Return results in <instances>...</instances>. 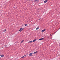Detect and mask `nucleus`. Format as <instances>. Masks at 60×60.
<instances>
[{"label":"nucleus","mask_w":60,"mask_h":60,"mask_svg":"<svg viewBox=\"0 0 60 60\" xmlns=\"http://www.w3.org/2000/svg\"><path fill=\"white\" fill-rule=\"evenodd\" d=\"M32 41H29L28 42V43H32Z\"/></svg>","instance_id":"9d476101"},{"label":"nucleus","mask_w":60,"mask_h":60,"mask_svg":"<svg viewBox=\"0 0 60 60\" xmlns=\"http://www.w3.org/2000/svg\"><path fill=\"white\" fill-rule=\"evenodd\" d=\"M37 52H38V51H37L36 52H34V54H36V53H37Z\"/></svg>","instance_id":"1a4fd4ad"},{"label":"nucleus","mask_w":60,"mask_h":60,"mask_svg":"<svg viewBox=\"0 0 60 60\" xmlns=\"http://www.w3.org/2000/svg\"><path fill=\"white\" fill-rule=\"evenodd\" d=\"M48 1H49L48 0H45V1L44 2V4H45V3H46V2H48Z\"/></svg>","instance_id":"7ed1b4c3"},{"label":"nucleus","mask_w":60,"mask_h":60,"mask_svg":"<svg viewBox=\"0 0 60 60\" xmlns=\"http://www.w3.org/2000/svg\"><path fill=\"white\" fill-rule=\"evenodd\" d=\"M6 31V29H5L4 30V32H5Z\"/></svg>","instance_id":"ddd939ff"},{"label":"nucleus","mask_w":60,"mask_h":60,"mask_svg":"<svg viewBox=\"0 0 60 60\" xmlns=\"http://www.w3.org/2000/svg\"><path fill=\"white\" fill-rule=\"evenodd\" d=\"M0 56H1V57H4V55H1Z\"/></svg>","instance_id":"6e6552de"},{"label":"nucleus","mask_w":60,"mask_h":60,"mask_svg":"<svg viewBox=\"0 0 60 60\" xmlns=\"http://www.w3.org/2000/svg\"><path fill=\"white\" fill-rule=\"evenodd\" d=\"M33 2H35V0H34V1H33Z\"/></svg>","instance_id":"dca6fc26"},{"label":"nucleus","mask_w":60,"mask_h":60,"mask_svg":"<svg viewBox=\"0 0 60 60\" xmlns=\"http://www.w3.org/2000/svg\"><path fill=\"white\" fill-rule=\"evenodd\" d=\"M26 55H24L22 57H21V58H24V57H26Z\"/></svg>","instance_id":"39448f33"},{"label":"nucleus","mask_w":60,"mask_h":60,"mask_svg":"<svg viewBox=\"0 0 60 60\" xmlns=\"http://www.w3.org/2000/svg\"><path fill=\"white\" fill-rule=\"evenodd\" d=\"M44 38H41L39 39V41H41V40H43V39H44Z\"/></svg>","instance_id":"20e7f679"},{"label":"nucleus","mask_w":60,"mask_h":60,"mask_svg":"<svg viewBox=\"0 0 60 60\" xmlns=\"http://www.w3.org/2000/svg\"><path fill=\"white\" fill-rule=\"evenodd\" d=\"M27 25V24H25V26H26Z\"/></svg>","instance_id":"2eb2a0df"},{"label":"nucleus","mask_w":60,"mask_h":60,"mask_svg":"<svg viewBox=\"0 0 60 60\" xmlns=\"http://www.w3.org/2000/svg\"><path fill=\"white\" fill-rule=\"evenodd\" d=\"M39 27H38L37 28H36V30H38V29H39Z\"/></svg>","instance_id":"9b49d317"},{"label":"nucleus","mask_w":60,"mask_h":60,"mask_svg":"<svg viewBox=\"0 0 60 60\" xmlns=\"http://www.w3.org/2000/svg\"><path fill=\"white\" fill-rule=\"evenodd\" d=\"M24 41V40H22L21 42V43H22Z\"/></svg>","instance_id":"4468645a"},{"label":"nucleus","mask_w":60,"mask_h":60,"mask_svg":"<svg viewBox=\"0 0 60 60\" xmlns=\"http://www.w3.org/2000/svg\"><path fill=\"white\" fill-rule=\"evenodd\" d=\"M22 28H20V30L18 31L19 32L20 31V32H21L22 30Z\"/></svg>","instance_id":"f257e3e1"},{"label":"nucleus","mask_w":60,"mask_h":60,"mask_svg":"<svg viewBox=\"0 0 60 60\" xmlns=\"http://www.w3.org/2000/svg\"><path fill=\"white\" fill-rule=\"evenodd\" d=\"M46 31V29H44V30H42L41 31V32L42 33H43V32H44V31Z\"/></svg>","instance_id":"f03ea898"},{"label":"nucleus","mask_w":60,"mask_h":60,"mask_svg":"<svg viewBox=\"0 0 60 60\" xmlns=\"http://www.w3.org/2000/svg\"><path fill=\"white\" fill-rule=\"evenodd\" d=\"M37 40L36 39H34L33 41V42H34V41H36Z\"/></svg>","instance_id":"423d86ee"},{"label":"nucleus","mask_w":60,"mask_h":60,"mask_svg":"<svg viewBox=\"0 0 60 60\" xmlns=\"http://www.w3.org/2000/svg\"><path fill=\"white\" fill-rule=\"evenodd\" d=\"M31 1H33V0H30Z\"/></svg>","instance_id":"f3484780"},{"label":"nucleus","mask_w":60,"mask_h":60,"mask_svg":"<svg viewBox=\"0 0 60 60\" xmlns=\"http://www.w3.org/2000/svg\"><path fill=\"white\" fill-rule=\"evenodd\" d=\"M32 55H33V53H31L30 54L29 56H32Z\"/></svg>","instance_id":"0eeeda50"},{"label":"nucleus","mask_w":60,"mask_h":60,"mask_svg":"<svg viewBox=\"0 0 60 60\" xmlns=\"http://www.w3.org/2000/svg\"><path fill=\"white\" fill-rule=\"evenodd\" d=\"M35 2H39V0H35Z\"/></svg>","instance_id":"f8f14e48"}]
</instances>
